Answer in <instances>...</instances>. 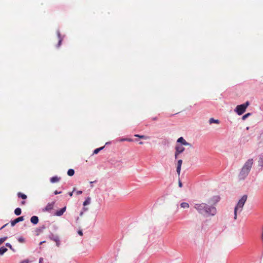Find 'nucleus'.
<instances>
[{
  "label": "nucleus",
  "instance_id": "nucleus-1",
  "mask_svg": "<svg viewBox=\"0 0 263 263\" xmlns=\"http://www.w3.org/2000/svg\"><path fill=\"white\" fill-rule=\"evenodd\" d=\"M212 199L208 202L211 205L205 203H196L194 205L195 209L201 214L204 216H213L216 213V208L213 206Z\"/></svg>",
  "mask_w": 263,
  "mask_h": 263
},
{
  "label": "nucleus",
  "instance_id": "nucleus-2",
  "mask_svg": "<svg viewBox=\"0 0 263 263\" xmlns=\"http://www.w3.org/2000/svg\"><path fill=\"white\" fill-rule=\"evenodd\" d=\"M248 196L246 195H244L242 196V197L238 201L236 206L234 209V219L236 220L237 219V212H241L243 209V207L247 200Z\"/></svg>",
  "mask_w": 263,
  "mask_h": 263
},
{
  "label": "nucleus",
  "instance_id": "nucleus-3",
  "mask_svg": "<svg viewBox=\"0 0 263 263\" xmlns=\"http://www.w3.org/2000/svg\"><path fill=\"white\" fill-rule=\"evenodd\" d=\"M249 105V102H246L245 103L237 105L235 109V111L238 115H241L246 110V108Z\"/></svg>",
  "mask_w": 263,
  "mask_h": 263
},
{
  "label": "nucleus",
  "instance_id": "nucleus-4",
  "mask_svg": "<svg viewBox=\"0 0 263 263\" xmlns=\"http://www.w3.org/2000/svg\"><path fill=\"white\" fill-rule=\"evenodd\" d=\"M253 164V159H249L245 163V164H244V165L242 167L250 172Z\"/></svg>",
  "mask_w": 263,
  "mask_h": 263
},
{
  "label": "nucleus",
  "instance_id": "nucleus-5",
  "mask_svg": "<svg viewBox=\"0 0 263 263\" xmlns=\"http://www.w3.org/2000/svg\"><path fill=\"white\" fill-rule=\"evenodd\" d=\"M184 151V148L180 145H177L175 147V158H177L178 155Z\"/></svg>",
  "mask_w": 263,
  "mask_h": 263
},
{
  "label": "nucleus",
  "instance_id": "nucleus-6",
  "mask_svg": "<svg viewBox=\"0 0 263 263\" xmlns=\"http://www.w3.org/2000/svg\"><path fill=\"white\" fill-rule=\"evenodd\" d=\"M249 173V171L242 167L239 174V178L240 179H244L248 175Z\"/></svg>",
  "mask_w": 263,
  "mask_h": 263
},
{
  "label": "nucleus",
  "instance_id": "nucleus-7",
  "mask_svg": "<svg viewBox=\"0 0 263 263\" xmlns=\"http://www.w3.org/2000/svg\"><path fill=\"white\" fill-rule=\"evenodd\" d=\"M24 220V217L23 216H21V217H19L16 219H15L14 220H12L11 221V226L13 227L17 223L20 222V221H22Z\"/></svg>",
  "mask_w": 263,
  "mask_h": 263
},
{
  "label": "nucleus",
  "instance_id": "nucleus-8",
  "mask_svg": "<svg viewBox=\"0 0 263 263\" xmlns=\"http://www.w3.org/2000/svg\"><path fill=\"white\" fill-rule=\"evenodd\" d=\"M177 142L181 143L182 145H185V146L191 145V144L187 142L183 139V137H180L179 138H178V139L177 140Z\"/></svg>",
  "mask_w": 263,
  "mask_h": 263
},
{
  "label": "nucleus",
  "instance_id": "nucleus-9",
  "mask_svg": "<svg viewBox=\"0 0 263 263\" xmlns=\"http://www.w3.org/2000/svg\"><path fill=\"white\" fill-rule=\"evenodd\" d=\"M182 160L180 159L178 161V162H177V174L179 175L180 174V171H181V165H182Z\"/></svg>",
  "mask_w": 263,
  "mask_h": 263
},
{
  "label": "nucleus",
  "instance_id": "nucleus-10",
  "mask_svg": "<svg viewBox=\"0 0 263 263\" xmlns=\"http://www.w3.org/2000/svg\"><path fill=\"white\" fill-rule=\"evenodd\" d=\"M30 221L31 222L34 224H37L39 222L38 217L36 216H33L31 217Z\"/></svg>",
  "mask_w": 263,
  "mask_h": 263
},
{
  "label": "nucleus",
  "instance_id": "nucleus-11",
  "mask_svg": "<svg viewBox=\"0 0 263 263\" xmlns=\"http://www.w3.org/2000/svg\"><path fill=\"white\" fill-rule=\"evenodd\" d=\"M65 210H66V206H64L63 208H62L61 210H60L59 211H57L55 215L57 216H61L63 214V213H64Z\"/></svg>",
  "mask_w": 263,
  "mask_h": 263
},
{
  "label": "nucleus",
  "instance_id": "nucleus-12",
  "mask_svg": "<svg viewBox=\"0 0 263 263\" xmlns=\"http://www.w3.org/2000/svg\"><path fill=\"white\" fill-rule=\"evenodd\" d=\"M54 202L49 203L46 205V206L45 208L46 211H49L51 210L52 209H53V206H54Z\"/></svg>",
  "mask_w": 263,
  "mask_h": 263
},
{
  "label": "nucleus",
  "instance_id": "nucleus-13",
  "mask_svg": "<svg viewBox=\"0 0 263 263\" xmlns=\"http://www.w3.org/2000/svg\"><path fill=\"white\" fill-rule=\"evenodd\" d=\"M60 178L58 177L57 176H54L50 179V182L51 183H55L59 181Z\"/></svg>",
  "mask_w": 263,
  "mask_h": 263
},
{
  "label": "nucleus",
  "instance_id": "nucleus-14",
  "mask_svg": "<svg viewBox=\"0 0 263 263\" xmlns=\"http://www.w3.org/2000/svg\"><path fill=\"white\" fill-rule=\"evenodd\" d=\"M90 201H91V198L89 197H88L86 200H85V201L83 202V205L85 206L87 205H88L90 203Z\"/></svg>",
  "mask_w": 263,
  "mask_h": 263
},
{
  "label": "nucleus",
  "instance_id": "nucleus-15",
  "mask_svg": "<svg viewBox=\"0 0 263 263\" xmlns=\"http://www.w3.org/2000/svg\"><path fill=\"white\" fill-rule=\"evenodd\" d=\"M52 239L54 240L56 243L57 246H59L60 245V239L59 238L58 236H53L52 238Z\"/></svg>",
  "mask_w": 263,
  "mask_h": 263
},
{
  "label": "nucleus",
  "instance_id": "nucleus-16",
  "mask_svg": "<svg viewBox=\"0 0 263 263\" xmlns=\"http://www.w3.org/2000/svg\"><path fill=\"white\" fill-rule=\"evenodd\" d=\"M209 123L212 124V123H216V124H219V121L218 120L214 119V118H210L209 120Z\"/></svg>",
  "mask_w": 263,
  "mask_h": 263
},
{
  "label": "nucleus",
  "instance_id": "nucleus-17",
  "mask_svg": "<svg viewBox=\"0 0 263 263\" xmlns=\"http://www.w3.org/2000/svg\"><path fill=\"white\" fill-rule=\"evenodd\" d=\"M7 251V249L4 247L0 248V255H3Z\"/></svg>",
  "mask_w": 263,
  "mask_h": 263
},
{
  "label": "nucleus",
  "instance_id": "nucleus-18",
  "mask_svg": "<svg viewBox=\"0 0 263 263\" xmlns=\"http://www.w3.org/2000/svg\"><path fill=\"white\" fill-rule=\"evenodd\" d=\"M21 209L20 208H17L14 210V213L16 215L18 216L21 214Z\"/></svg>",
  "mask_w": 263,
  "mask_h": 263
},
{
  "label": "nucleus",
  "instance_id": "nucleus-19",
  "mask_svg": "<svg viewBox=\"0 0 263 263\" xmlns=\"http://www.w3.org/2000/svg\"><path fill=\"white\" fill-rule=\"evenodd\" d=\"M67 174L69 176H72L74 174V171L73 169H69L68 170Z\"/></svg>",
  "mask_w": 263,
  "mask_h": 263
},
{
  "label": "nucleus",
  "instance_id": "nucleus-20",
  "mask_svg": "<svg viewBox=\"0 0 263 263\" xmlns=\"http://www.w3.org/2000/svg\"><path fill=\"white\" fill-rule=\"evenodd\" d=\"M17 196L18 197L22 198L23 199H26L27 198V196L21 192L17 193Z\"/></svg>",
  "mask_w": 263,
  "mask_h": 263
},
{
  "label": "nucleus",
  "instance_id": "nucleus-21",
  "mask_svg": "<svg viewBox=\"0 0 263 263\" xmlns=\"http://www.w3.org/2000/svg\"><path fill=\"white\" fill-rule=\"evenodd\" d=\"M104 148V146H102V147L95 149L93 152V155L97 154L101 150L103 149Z\"/></svg>",
  "mask_w": 263,
  "mask_h": 263
},
{
  "label": "nucleus",
  "instance_id": "nucleus-22",
  "mask_svg": "<svg viewBox=\"0 0 263 263\" xmlns=\"http://www.w3.org/2000/svg\"><path fill=\"white\" fill-rule=\"evenodd\" d=\"M57 35H58V44L57 47H59L60 45L62 40L60 37V34L59 32H57Z\"/></svg>",
  "mask_w": 263,
  "mask_h": 263
},
{
  "label": "nucleus",
  "instance_id": "nucleus-23",
  "mask_svg": "<svg viewBox=\"0 0 263 263\" xmlns=\"http://www.w3.org/2000/svg\"><path fill=\"white\" fill-rule=\"evenodd\" d=\"M135 137H138L140 139H148V137L145 136H144V135H138V134H136L134 135Z\"/></svg>",
  "mask_w": 263,
  "mask_h": 263
},
{
  "label": "nucleus",
  "instance_id": "nucleus-24",
  "mask_svg": "<svg viewBox=\"0 0 263 263\" xmlns=\"http://www.w3.org/2000/svg\"><path fill=\"white\" fill-rule=\"evenodd\" d=\"M180 205L181 208L184 209L189 208V204L186 202H182L181 203Z\"/></svg>",
  "mask_w": 263,
  "mask_h": 263
},
{
  "label": "nucleus",
  "instance_id": "nucleus-25",
  "mask_svg": "<svg viewBox=\"0 0 263 263\" xmlns=\"http://www.w3.org/2000/svg\"><path fill=\"white\" fill-rule=\"evenodd\" d=\"M251 115V114L250 113H247L246 114V115H243L242 117V119L243 120H246L249 116H250Z\"/></svg>",
  "mask_w": 263,
  "mask_h": 263
},
{
  "label": "nucleus",
  "instance_id": "nucleus-26",
  "mask_svg": "<svg viewBox=\"0 0 263 263\" xmlns=\"http://www.w3.org/2000/svg\"><path fill=\"white\" fill-rule=\"evenodd\" d=\"M7 239V237H3L0 238V245L3 243Z\"/></svg>",
  "mask_w": 263,
  "mask_h": 263
},
{
  "label": "nucleus",
  "instance_id": "nucleus-27",
  "mask_svg": "<svg viewBox=\"0 0 263 263\" xmlns=\"http://www.w3.org/2000/svg\"><path fill=\"white\" fill-rule=\"evenodd\" d=\"M258 164H259V165H260L261 166H263V159H262V158L259 159V160H258Z\"/></svg>",
  "mask_w": 263,
  "mask_h": 263
},
{
  "label": "nucleus",
  "instance_id": "nucleus-28",
  "mask_svg": "<svg viewBox=\"0 0 263 263\" xmlns=\"http://www.w3.org/2000/svg\"><path fill=\"white\" fill-rule=\"evenodd\" d=\"M18 240L19 242H20L21 243H23L24 241V238L23 237H22L18 238Z\"/></svg>",
  "mask_w": 263,
  "mask_h": 263
},
{
  "label": "nucleus",
  "instance_id": "nucleus-29",
  "mask_svg": "<svg viewBox=\"0 0 263 263\" xmlns=\"http://www.w3.org/2000/svg\"><path fill=\"white\" fill-rule=\"evenodd\" d=\"M6 246L8 247H9L10 249L12 250V247L9 243H7L6 244Z\"/></svg>",
  "mask_w": 263,
  "mask_h": 263
},
{
  "label": "nucleus",
  "instance_id": "nucleus-30",
  "mask_svg": "<svg viewBox=\"0 0 263 263\" xmlns=\"http://www.w3.org/2000/svg\"><path fill=\"white\" fill-rule=\"evenodd\" d=\"M78 233L81 236L83 235V232L82 230H79Z\"/></svg>",
  "mask_w": 263,
  "mask_h": 263
},
{
  "label": "nucleus",
  "instance_id": "nucleus-31",
  "mask_svg": "<svg viewBox=\"0 0 263 263\" xmlns=\"http://www.w3.org/2000/svg\"><path fill=\"white\" fill-rule=\"evenodd\" d=\"M39 263H43V258H40Z\"/></svg>",
  "mask_w": 263,
  "mask_h": 263
},
{
  "label": "nucleus",
  "instance_id": "nucleus-32",
  "mask_svg": "<svg viewBox=\"0 0 263 263\" xmlns=\"http://www.w3.org/2000/svg\"><path fill=\"white\" fill-rule=\"evenodd\" d=\"M29 261L28 260H24L21 262V263H28Z\"/></svg>",
  "mask_w": 263,
  "mask_h": 263
},
{
  "label": "nucleus",
  "instance_id": "nucleus-33",
  "mask_svg": "<svg viewBox=\"0 0 263 263\" xmlns=\"http://www.w3.org/2000/svg\"><path fill=\"white\" fill-rule=\"evenodd\" d=\"M126 141H129V142H132V141H133V139H132L127 138V139H126Z\"/></svg>",
  "mask_w": 263,
  "mask_h": 263
},
{
  "label": "nucleus",
  "instance_id": "nucleus-34",
  "mask_svg": "<svg viewBox=\"0 0 263 263\" xmlns=\"http://www.w3.org/2000/svg\"><path fill=\"white\" fill-rule=\"evenodd\" d=\"M82 193V191H79L77 192V195H80V194H81Z\"/></svg>",
  "mask_w": 263,
  "mask_h": 263
},
{
  "label": "nucleus",
  "instance_id": "nucleus-35",
  "mask_svg": "<svg viewBox=\"0 0 263 263\" xmlns=\"http://www.w3.org/2000/svg\"><path fill=\"white\" fill-rule=\"evenodd\" d=\"M178 184H179V186L180 187H181L182 186V183H181V182L180 181H179V183Z\"/></svg>",
  "mask_w": 263,
  "mask_h": 263
},
{
  "label": "nucleus",
  "instance_id": "nucleus-36",
  "mask_svg": "<svg viewBox=\"0 0 263 263\" xmlns=\"http://www.w3.org/2000/svg\"><path fill=\"white\" fill-rule=\"evenodd\" d=\"M152 120L153 121H156V120H158V118L157 117H153L152 118Z\"/></svg>",
  "mask_w": 263,
  "mask_h": 263
},
{
  "label": "nucleus",
  "instance_id": "nucleus-37",
  "mask_svg": "<svg viewBox=\"0 0 263 263\" xmlns=\"http://www.w3.org/2000/svg\"><path fill=\"white\" fill-rule=\"evenodd\" d=\"M7 224H8V223H7V224H5V225H4V226H3V227H2L0 229L1 230V229H3V228H4V227H5Z\"/></svg>",
  "mask_w": 263,
  "mask_h": 263
},
{
  "label": "nucleus",
  "instance_id": "nucleus-38",
  "mask_svg": "<svg viewBox=\"0 0 263 263\" xmlns=\"http://www.w3.org/2000/svg\"><path fill=\"white\" fill-rule=\"evenodd\" d=\"M61 193V192H58V191H55L54 192V194H55V195H57V194H59V193Z\"/></svg>",
  "mask_w": 263,
  "mask_h": 263
},
{
  "label": "nucleus",
  "instance_id": "nucleus-39",
  "mask_svg": "<svg viewBox=\"0 0 263 263\" xmlns=\"http://www.w3.org/2000/svg\"><path fill=\"white\" fill-rule=\"evenodd\" d=\"M72 193H73V192H70V193H69V196H72Z\"/></svg>",
  "mask_w": 263,
  "mask_h": 263
},
{
  "label": "nucleus",
  "instance_id": "nucleus-40",
  "mask_svg": "<svg viewBox=\"0 0 263 263\" xmlns=\"http://www.w3.org/2000/svg\"><path fill=\"white\" fill-rule=\"evenodd\" d=\"M45 242V241H42L40 243V245H41L42 244H43V243Z\"/></svg>",
  "mask_w": 263,
  "mask_h": 263
},
{
  "label": "nucleus",
  "instance_id": "nucleus-41",
  "mask_svg": "<svg viewBox=\"0 0 263 263\" xmlns=\"http://www.w3.org/2000/svg\"><path fill=\"white\" fill-rule=\"evenodd\" d=\"M84 211H87L88 210V208H84Z\"/></svg>",
  "mask_w": 263,
  "mask_h": 263
},
{
  "label": "nucleus",
  "instance_id": "nucleus-42",
  "mask_svg": "<svg viewBox=\"0 0 263 263\" xmlns=\"http://www.w3.org/2000/svg\"><path fill=\"white\" fill-rule=\"evenodd\" d=\"M25 203V201H22V204H24Z\"/></svg>",
  "mask_w": 263,
  "mask_h": 263
},
{
  "label": "nucleus",
  "instance_id": "nucleus-43",
  "mask_svg": "<svg viewBox=\"0 0 263 263\" xmlns=\"http://www.w3.org/2000/svg\"><path fill=\"white\" fill-rule=\"evenodd\" d=\"M139 143V144L141 145V144H143V142H140Z\"/></svg>",
  "mask_w": 263,
  "mask_h": 263
},
{
  "label": "nucleus",
  "instance_id": "nucleus-44",
  "mask_svg": "<svg viewBox=\"0 0 263 263\" xmlns=\"http://www.w3.org/2000/svg\"><path fill=\"white\" fill-rule=\"evenodd\" d=\"M121 141H126V139H122Z\"/></svg>",
  "mask_w": 263,
  "mask_h": 263
},
{
  "label": "nucleus",
  "instance_id": "nucleus-45",
  "mask_svg": "<svg viewBox=\"0 0 263 263\" xmlns=\"http://www.w3.org/2000/svg\"><path fill=\"white\" fill-rule=\"evenodd\" d=\"M262 239L263 240V233H262Z\"/></svg>",
  "mask_w": 263,
  "mask_h": 263
}]
</instances>
